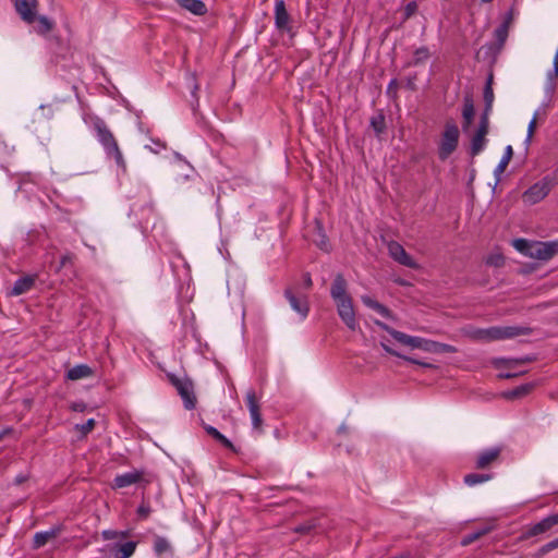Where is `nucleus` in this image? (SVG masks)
Segmentation results:
<instances>
[{"instance_id":"2f4dec72","label":"nucleus","mask_w":558,"mask_h":558,"mask_svg":"<svg viewBox=\"0 0 558 558\" xmlns=\"http://www.w3.org/2000/svg\"><path fill=\"white\" fill-rule=\"evenodd\" d=\"M381 347L384 348V350L393 355V356H397L399 359H402L409 363H412V364H416V365H420V366H423V367H426V368H436V366L432 363H426V362H422V361H418L412 356H408V355H404V354H401L400 352L391 349L389 345L385 344V343H381Z\"/></svg>"},{"instance_id":"f704fd0d","label":"nucleus","mask_w":558,"mask_h":558,"mask_svg":"<svg viewBox=\"0 0 558 558\" xmlns=\"http://www.w3.org/2000/svg\"><path fill=\"white\" fill-rule=\"evenodd\" d=\"M371 126L378 136L385 132L386 119L381 111L371 118Z\"/></svg>"},{"instance_id":"de8ad7c7","label":"nucleus","mask_w":558,"mask_h":558,"mask_svg":"<svg viewBox=\"0 0 558 558\" xmlns=\"http://www.w3.org/2000/svg\"><path fill=\"white\" fill-rule=\"evenodd\" d=\"M151 512L150 506L143 500L140 507L137 508V514L142 519H147Z\"/></svg>"},{"instance_id":"f257e3e1","label":"nucleus","mask_w":558,"mask_h":558,"mask_svg":"<svg viewBox=\"0 0 558 558\" xmlns=\"http://www.w3.org/2000/svg\"><path fill=\"white\" fill-rule=\"evenodd\" d=\"M330 296L333 300L337 313L342 323L352 331L356 330V320L353 299L348 293V282L342 274H337L330 288Z\"/></svg>"},{"instance_id":"f8f14e48","label":"nucleus","mask_w":558,"mask_h":558,"mask_svg":"<svg viewBox=\"0 0 558 558\" xmlns=\"http://www.w3.org/2000/svg\"><path fill=\"white\" fill-rule=\"evenodd\" d=\"M137 542L114 543L107 545L105 551L107 558H130L135 553Z\"/></svg>"},{"instance_id":"79ce46f5","label":"nucleus","mask_w":558,"mask_h":558,"mask_svg":"<svg viewBox=\"0 0 558 558\" xmlns=\"http://www.w3.org/2000/svg\"><path fill=\"white\" fill-rule=\"evenodd\" d=\"M315 526L316 524L314 523V521H308L295 526L294 532L300 534H308L315 529Z\"/></svg>"},{"instance_id":"5701e85b","label":"nucleus","mask_w":558,"mask_h":558,"mask_svg":"<svg viewBox=\"0 0 558 558\" xmlns=\"http://www.w3.org/2000/svg\"><path fill=\"white\" fill-rule=\"evenodd\" d=\"M493 80H494L493 73H489L486 84H485V87H484L483 97H484L485 108H484L481 117L489 118V113L493 108V102H494Z\"/></svg>"},{"instance_id":"864d4df0","label":"nucleus","mask_w":558,"mask_h":558,"mask_svg":"<svg viewBox=\"0 0 558 558\" xmlns=\"http://www.w3.org/2000/svg\"><path fill=\"white\" fill-rule=\"evenodd\" d=\"M75 259V255L73 253H65L60 259V268L65 267L66 265H73Z\"/></svg>"},{"instance_id":"bf43d9fd","label":"nucleus","mask_w":558,"mask_h":558,"mask_svg":"<svg viewBox=\"0 0 558 558\" xmlns=\"http://www.w3.org/2000/svg\"><path fill=\"white\" fill-rule=\"evenodd\" d=\"M192 80H193V82H194V83H193L192 95H193V97L197 100V95H196V93H197V90L199 89V86H198V84L195 82V76H194V75H192Z\"/></svg>"},{"instance_id":"a878e982","label":"nucleus","mask_w":558,"mask_h":558,"mask_svg":"<svg viewBox=\"0 0 558 558\" xmlns=\"http://www.w3.org/2000/svg\"><path fill=\"white\" fill-rule=\"evenodd\" d=\"M534 387H535V385L532 383L523 384V385L518 386L511 390H507V391L502 392V397L507 400L521 399V398L527 396L529 393H531L532 390L534 389Z\"/></svg>"},{"instance_id":"393cba45","label":"nucleus","mask_w":558,"mask_h":558,"mask_svg":"<svg viewBox=\"0 0 558 558\" xmlns=\"http://www.w3.org/2000/svg\"><path fill=\"white\" fill-rule=\"evenodd\" d=\"M424 351L430 353H456L458 349L451 344L425 339Z\"/></svg>"},{"instance_id":"5fc2aeb1","label":"nucleus","mask_w":558,"mask_h":558,"mask_svg":"<svg viewBox=\"0 0 558 558\" xmlns=\"http://www.w3.org/2000/svg\"><path fill=\"white\" fill-rule=\"evenodd\" d=\"M101 536L105 541H111L119 537V531L106 530L101 533Z\"/></svg>"},{"instance_id":"c85d7f7f","label":"nucleus","mask_w":558,"mask_h":558,"mask_svg":"<svg viewBox=\"0 0 558 558\" xmlns=\"http://www.w3.org/2000/svg\"><path fill=\"white\" fill-rule=\"evenodd\" d=\"M93 374H94V371L88 365L80 364V365H76L68 371L66 378L69 380H78L82 378L89 377Z\"/></svg>"},{"instance_id":"2eb2a0df","label":"nucleus","mask_w":558,"mask_h":558,"mask_svg":"<svg viewBox=\"0 0 558 558\" xmlns=\"http://www.w3.org/2000/svg\"><path fill=\"white\" fill-rule=\"evenodd\" d=\"M284 296L289 301L291 307L299 313L302 317H306L310 312V304L305 295L298 296L293 293L292 289L284 290Z\"/></svg>"},{"instance_id":"aec40b11","label":"nucleus","mask_w":558,"mask_h":558,"mask_svg":"<svg viewBox=\"0 0 558 558\" xmlns=\"http://www.w3.org/2000/svg\"><path fill=\"white\" fill-rule=\"evenodd\" d=\"M144 472L143 471H133L129 473H124L121 475H117L112 483V488H123L128 487L132 484L138 483L143 480Z\"/></svg>"},{"instance_id":"c9c22d12","label":"nucleus","mask_w":558,"mask_h":558,"mask_svg":"<svg viewBox=\"0 0 558 558\" xmlns=\"http://www.w3.org/2000/svg\"><path fill=\"white\" fill-rule=\"evenodd\" d=\"M492 474L470 473L464 476L463 481L468 486H474L487 482L492 480Z\"/></svg>"},{"instance_id":"a211bd4d","label":"nucleus","mask_w":558,"mask_h":558,"mask_svg":"<svg viewBox=\"0 0 558 558\" xmlns=\"http://www.w3.org/2000/svg\"><path fill=\"white\" fill-rule=\"evenodd\" d=\"M275 24L279 31L290 29V14L286 9L283 0H277L275 5Z\"/></svg>"},{"instance_id":"473e14b6","label":"nucleus","mask_w":558,"mask_h":558,"mask_svg":"<svg viewBox=\"0 0 558 558\" xmlns=\"http://www.w3.org/2000/svg\"><path fill=\"white\" fill-rule=\"evenodd\" d=\"M513 156L512 147L509 145L506 147L505 154L496 167L494 174L496 177V183L500 181V175L505 172L506 168L508 167L509 162L511 161Z\"/></svg>"},{"instance_id":"58836bf2","label":"nucleus","mask_w":558,"mask_h":558,"mask_svg":"<svg viewBox=\"0 0 558 558\" xmlns=\"http://www.w3.org/2000/svg\"><path fill=\"white\" fill-rule=\"evenodd\" d=\"M154 550L158 556H160L166 551H170L171 545L165 537L156 536L154 541Z\"/></svg>"},{"instance_id":"6ab92c4d","label":"nucleus","mask_w":558,"mask_h":558,"mask_svg":"<svg viewBox=\"0 0 558 558\" xmlns=\"http://www.w3.org/2000/svg\"><path fill=\"white\" fill-rule=\"evenodd\" d=\"M502 50L495 44L489 43L482 46L476 52L475 58L478 61H487L489 65H494L497 62L498 56Z\"/></svg>"},{"instance_id":"4468645a","label":"nucleus","mask_w":558,"mask_h":558,"mask_svg":"<svg viewBox=\"0 0 558 558\" xmlns=\"http://www.w3.org/2000/svg\"><path fill=\"white\" fill-rule=\"evenodd\" d=\"M37 0H15L14 7L21 19L26 23H33L36 20Z\"/></svg>"},{"instance_id":"052dcab7","label":"nucleus","mask_w":558,"mask_h":558,"mask_svg":"<svg viewBox=\"0 0 558 558\" xmlns=\"http://www.w3.org/2000/svg\"><path fill=\"white\" fill-rule=\"evenodd\" d=\"M28 480L27 475H19L15 477L14 482L15 484L20 485Z\"/></svg>"},{"instance_id":"3c124183","label":"nucleus","mask_w":558,"mask_h":558,"mask_svg":"<svg viewBox=\"0 0 558 558\" xmlns=\"http://www.w3.org/2000/svg\"><path fill=\"white\" fill-rule=\"evenodd\" d=\"M526 372L525 371H520V372H515L514 369H509L508 372L506 373H500L498 375V378H501V379H511V378H514V377H518V376H521L523 374H525Z\"/></svg>"},{"instance_id":"4be33fe9","label":"nucleus","mask_w":558,"mask_h":558,"mask_svg":"<svg viewBox=\"0 0 558 558\" xmlns=\"http://www.w3.org/2000/svg\"><path fill=\"white\" fill-rule=\"evenodd\" d=\"M475 116V109L473 99L471 96H465L463 99V108H462V129L464 132L469 130L471 126Z\"/></svg>"},{"instance_id":"7c9ffc66","label":"nucleus","mask_w":558,"mask_h":558,"mask_svg":"<svg viewBox=\"0 0 558 558\" xmlns=\"http://www.w3.org/2000/svg\"><path fill=\"white\" fill-rule=\"evenodd\" d=\"M558 77V51L554 58V68L547 73L546 93L551 97L556 90V81Z\"/></svg>"},{"instance_id":"4c0bfd02","label":"nucleus","mask_w":558,"mask_h":558,"mask_svg":"<svg viewBox=\"0 0 558 558\" xmlns=\"http://www.w3.org/2000/svg\"><path fill=\"white\" fill-rule=\"evenodd\" d=\"M494 36L495 41L493 44L502 50L509 36V29L506 26H498L494 32Z\"/></svg>"},{"instance_id":"cd10ccee","label":"nucleus","mask_w":558,"mask_h":558,"mask_svg":"<svg viewBox=\"0 0 558 558\" xmlns=\"http://www.w3.org/2000/svg\"><path fill=\"white\" fill-rule=\"evenodd\" d=\"M178 3L185 10H189L195 15H204L207 13V7L202 0H177Z\"/></svg>"},{"instance_id":"72a5a7b5","label":"nucleus","mask_w":558,"mask_h":558,"mask_svg":"<svg viewBox=\"0 0 558 558\" xmlns=\"http://www.w3.org/2000/svg\"><path fill=\"white\" fill-rule=\"evenodd\" d=\"M205 430L209 436H211L215 440H217L223 447L231 449L232 451L235 450L233 444L227 437H225L217 428H215L213 426H206Z\"/></svg>"},{"instance_id":"20e7f679","label":"nucleus","mask_w":558,"mask_h":558,"mask_svg":"<svg viewBox=\"0 0 558 558\" xmlns=\"http://www.w3.org/2000/svg\"><path fill=\"white\" fill-rule=\"evenodd\" d=\"M460 131L457 123L450 119L447 120L438 144V158L442 161L448 159L450 155L458 148Z\"/></svg>"},{"instance_id":"c03bdc74","label":"nucleus","mask_w":558,"mask_h":558,"mask_svg":"<svg viewBox=\"0 0 558 558\" xmlns=\"http://www.w3.org/2000/svg\"><path fill=\"white\" fill-rule=\"evenodd\" d=\"M96 425V422L94 418H89L86 423L82 425H76V429H78L83 436H86L88 433H90Z\"/></svg>"},{"instance_id":"6e6d98bb","label":"nucleus","mask_w":558,"mask_h":558,"mask_svg":"<svg viewBox=\"0 0 558 558\" xmlns=\"http://www.w3.org/2000/svg\"><path fill=\"white\" fill-rule=\"evenodd\" d=\"M71 409L76 412H83L86 409V404L84 402H74Z\"/></svg>"},{"instance_id":"09e8293b","label":"nucleus","mask_w":558,"mask_h":558,"mask_svg":"<svg viewBox=\"0 0 558 558\" xmlns=\"http://www.w3.org/2000/svg\"><path fill=\"white\" fill-rule=\"evenodd\" d=\"M38 23L40 33H48L52 29V23L46 16H40Z\"/></svg>"},{"instance_id":"6e6552de","label":"nucleus","mask_w":558,"mask_h":558,"mask_svg":"<svg viewBox=\"0 0 558 558\" xmlns=\"http://www.w3.org/2000/svg\"><path fill=\"white\" fill-rule=\"evenodd\" d=\"M374 323L380 329H383L386 332H388L399 343H401L403 345H407V347H410L412 349H421V350L424 351V343H425V339L424 338L409 336V335H407L404 332H401V331H398V330L391 328L390 326H388L387 324H385V323H383L380 320H375Z\"/></svg>"},{"instance_id":"7ed1b4c3","label":"nucleus","mask_w":558,"mask_h":558,"mask_svg":"<svg viewBox=\"0 0 558 558\" xmlns=\"http://www.w3.org/2000/svg\"><path fill=\"white\" fill-rule=\"evenodd\" d=\"M94 129L97 133V137L101 145L104 146L107 155L109 157H113L117 165L125 171L126 165L124 161V158L122 156V153L118 146V143L111 133V131L108 129L107 124L104 120L97 118L94 121Z\"/></svg>"},{"instance_id":"a19ab883","label":"nucleus","mask_w":558,"mask_h":558,"mask_svg":"<svg viewBox=\"0 0 558 558\" xmlns=\"http://www.w3.org/2000/svg\"><path fill=\"white\" fill-rule=\"evenodd\" d=\"M513 246L520 252L529 256V252L532 251L533 244H531L525 239H515L513 241Z\"/></svg>"},{"instance_id":"9b49d317","label":"nucleus","mask_w":558,"mask_h":558,"mask_svg":"<svg viewBox=\"0 0 558 558\" xmlns=\"http://www.w3.org/2000/svg\"><path fill=\"white\" fill-rule=\"evenodd\" d=\"M246 405L248 408L253 428L258 433L263 432V418L260 413V404L257 399L256 392L254 389H250L246 392Z\"/></svg>"},{"instance_id":"423d86ee","label":"nucleus","mask_w":558,"mask_h":558,"mask_svg":"<svg viewBox=\"0 0 558 558\" xmlns=\"http://www.w3.org/2000/svg\"><path fill=\"white\" fill-rule=\"evenodd\" d=\"M556 184L557 180L555 175H545L522 194V199L529 205L537 204L549 194Z\"/></svg>"},{"instance_id":"9d476101","label":"nucleus","mask_w":558,"mask_h":558,"mask_svg":"<svg viewBox=\"0 0 558 558\" xmlns=\"http://www.w3.org/2000/svg\"><path fill=\"white\" fill-rule=\"evenodd\" d=\"M558 525V512L550 514L539 522L531 525L524 533V537H533L545 533L557 532L556 526Z\"/></svg>"},{"instance_id":"37998d69","label":"nucleus","mask_w":558,"mask_h":558,"mask_svg":"<svg viewBox=\"0 0 558 558\" xmlns=\"http://www.w3.org/2000/svg\"><path fill=\"white\" fill-rule=\"evenodd\" d=\"M556 544L554 541H550L548 542L547 544L543 545L542 547L538 548V550L536 551L535 554V557L536 558H542L543 556H545L546 554H548L549 551L556 549Z\"/></svg>"},{"instance_id":"1a4fd4ad","label":"nucleus","mask_w":558,"mask_h":558,"mask_svg":"<svg viewBox=\"0 0 558 558\" xmlns=\"http://www.w3.org/2000/svg\"><path fill=\"white\" fill-rule=\"evenodd\" d=\"M389 256L402 266L411 269H417L420 266L414 258L407 253L404 247L397 241H390L388 243Z\"/></svg>"},{"instance_id":"f3484780","label":"nucleus","mask_w":558,"mask_h":558,"mask_svg":"<svg viewBox=\"0 0 558 558\" xmlns=\"http://www.w3.org/2000/svg\"><path fill=\"white\" fill-rule=\"evenodd\" d=\"M62 531H63L62 525H56L48 531L37 532L33 538V548L39 549L40 547L45 546L51 539L57 538L61 534Z\"/></svg>"},{"instance_id":"ddd939ff","label":"nucleus","mask_w":558,"mask_h":558,"mask_svg":"<svg viewBox=\"0 0 558 558\" xmlns=\"http://www.w3.org/2000/svg\"><path fill=\"white\" fill-rule=\"evenodd\" d=\"M502 452V447H494L480 452L475 459V468L477 470H486L489 469L494 463H496Z\"/></svg>"},{"instance_id":"ea45409f","label":"nucleus","mask_w":558,"mask_h":558,"mask_svg":"<svg viewBox=\"0 0 558 558\" xmlns=\"http://www.w3.org/2000/svg\"><path fill=\"white\" fill-rule=\"evenodd\" d=\"M430 57L429 50L427 47L417 48L414 51L413 60L411 62L412 65H418L425 62Z\"/></svg>"},{"instance_id":"e2e57ef3","label":"nucleus","mask_w":558,"mask_h":558,"mask_svg":"<svg viewBox=\"0 0 558 558\" xmlns=\"http://www.w3.org/2000/svg\"><path fill=\"white\" fill-rule=\"evenodd\" d=\"M128 536H129V532L128 531H120L118 538H126Z\"/></svg>"},{"instance_id":"680f3d73","label":"nucleus","mask_w":558,"mask_h":558,"mask_svg":"<svg viewBox=\"0 0 558 558\" xmlns=\"http://www.w3.org/2000/svg\"><path fill=\"white\" fill-rule=\"evenodd\" d=\"M397 86H398L397 81H396V80H392V81L389 83V85H388V89H387V92H388V93H390L392 89H393V90H396V89H397Z\"/></svg>"},{"instance_id":"4d7b16f0","label":"nucleus","mask_w":558,"mask_h":558,"mask_svg":"<svg viewBox=\"0 0 558 558\" xmlns=\"http://www.w3.org/2000/svg\"><path fill=\"white\" fill-rule=\"evenodd\" d=\"M548 244V247L551 252V257L555 256L556 254H558V241H550V242H547Z\"/></svg>"},{"instance_id":"0eeeda50","label":"nucleus","mask_w":558,"mask_h":558,"mask_svg":"<svg viewBox=\"0 0 558 558\" xmlns=\"http://www.w3.org/2000/svg\"><path fill=\"white\" fill-rule=\"evenodd\" d=\"M489 132V118L481 117L478 126L474 134L471 136V145L469 154L471 157L477 156L486 146L487 134Z\"/></svg>"},{"instance_id":"e433bc0d","label":"nucleus","mask_w":558,"mask_h":558,"mask_svg":"<svg viewBox=\"0 0 558 558\" xmlns=\"http://www.w3.org/2000/svg\"><path fill=\"white\" fill-rule=\"evenodd\" d=\"M490 531H492V527L488 526V527H484V529L477 530L475 532H472L470 534H466L465 536H463L461 544L463 546H468V545L474 543L475 541L480 539L482 536L488 534Z\"/></svg>"},{"instance_id":"0e129e2a","label":"nucleus","mask_w":558,"mask_h":558,"mask_svg":"<svg viewBox=\"0 0 558 558\" xmlns=\"http://www.w3.org/2000/svg\"><path fill=\"white\" fill-rule=\"evenodd\" d=\"M553 541L555 542L556 547L558 548V537H557V538H555V539H553Z\"/></svg>"},{"instance_id":"f03ea898","label":"nucleus","mask_w":558,"mask_h":558,"mask_svg":"<svg viewBox=\"0 0 558 558\" xmlns=\"http://www.w3.org/2000/svg\"><path fill=\"white\" fill-rule=\"evenodd\" d=\"M532 331L533 329L527 326H494L486 329H473L468 335L473 340L489 342L529 336Z\"/></svg>"},{"instance_id":"c756f323","label":"nucleus","mask_w":558,"mask_h":558,"mask_svg":"<svg viewBox=\"0 0 558 558\" xmlns=\"http://www.w3.org/2000/svg\"><path fill=\"white\" fill-rule=\"evenodd\" d=\"M362 302H363V304L365 306L376 311L381 316H384L386 318H391L392 317V313H391V311L387 306H385L384 304L377 302L376 300L372 299L371 296L363 295L362 296Z\"/></svg>"},{"instance_id":"69168bd1","label":"nucleus","mask_w":558,"mask_h":558,"mask_svg":"<svg viewBox=\"0 0 558 558\" xmlns=\"http://www.w3.org/2000/svg\"><path fill=\"white\" fill-rule=\"evenodd\" d=\"M493 0H482V2H485V3H488V2H492Z\"/></svg>"},{"instance_id":"603ef678","label":"nucleus","mask_w":558,"mask_h":558,"mask_svg":"<svg viewBox=\"0 0 558 558\" xmlns=\"http://www.w3.org/2000/svg\"><path fill=\"white\" fill-rule=\"evenodd\" d=\"M514 20V12L513 9H510V11L505 15L502 23L499 26H506L507 29H510L512 23Z\"/></svg>"},{"instance_id":"13d9d810","label":"nucleus","mask_w":558,"mask_h":558,"mask_svg":"<svg viewBox=\"0 0 558 558\" xmlns=\"http://www.w3.org/2000/svg\"><path fill=\"white\" fill-rule=\"evenodd\" d=\"M304 286L306 289H311L312 286H313V281H312V278H311V275L308 272H306L304 276Z\"/></svg>"},{"instance_id":"dca6fc26","label":"nucleus","mask_w":558,"mask_h":558,"mask_svg":"<svg viewBox=\"0 0 558 558\" xmlns=\"http://www.w3.org/2000/svg\"><path fill=\"white\" fill-rule=\"evenodd\" d=\"M37 278H38L37 274L26 275V276L19 278L14 282V284H13L12 289L9 291L8 295L9 296H19V295H22V294L28 292L29 290H32L34 288Z\"/></svg>"},{"instance_id":"39448f33","label":"nucleus","mask_w":558,"mask_h":558,"mask_svg":"<svg viewBox=\"0 0 558 558\" xmlns=\"http://www.w3.org/2000/svg\"><path fill=\"white\" fill-rule=\"evenodd\" d=\"M167 378L182 398L184 408L186 410H194L197 404V398L192 379L189 377L180 378L172 373H168Z\"/></svg>"},{"instance_id":"49530a36","label":"nucleus","mask_w":558,"mask_h":558,"mask_svg":"<svg viewBox=\"0 0 558 558\" xmlns=\"http://www.w3.org/2000/svg\"><path fill=\"white\" fill-rule=\"evenodd\" d=\"M486 264L487 265H490V266H494V267H501L504 266L505 264V258L502 255L500 254H496V255H490L487 259H486Z\"/></svg>"},{"instance_id":"a18cd8bd","label":"nucleus","mask_w":558,"mask_h":558,"mask_svg":"<svg viewBox=\"0 0 558 558\" xmlns=\"http://www.w3.org/2000/svg\"><path fill=\"white\" fill-rule=\"evenodd\" d=\"M417 3L416 1H410L404 8V17L403 21L409 20L417 12Z\"/></svg>"},{"instance_id":"8fccbe9b","label":"nucleus","mask_w":558,"mask_h":558,"mask_svg":"<svg viewBox=\"0 0 558 558\" xmlns=\"http://www.w3.org/2000/svg\"><path fill=\"white\" fill-rule=\"evenodd\" d=\"M537 118H538V112H536L534 114L532 121L529 124V128H527V138H526L527 142H530L531 138L534 135V132H535V129H536V124H537Z\"/></svg>"},{"instance_id":"b1692460","label":"nucleus","mask_w":558,"mask_h":558,"mask_svg":"<svg viewBox=\"0 0 558 558\" xmlns=\"http://www.w3.org/2000/svg\"><path fill=\"white\" fill-rule=\"evenodd\" d=\"M535 361L533 356H524L519 359H498L494 362L497 368L515 369L518 366L529 364Z\"/></svg>"},{"instance_id":"338daca9","label":"nucleus","mask_w":558,"mask_h":558,"mask_svg":"<svg viewBox=\"0 0 558 558\" xmlns=\"http://www.w3.org/2000/svg\"><path fill=\"white\" fill-rule=\"evenodd\" d=\"M2 438V434H0V439Z\"/></svg>"},{"instance_id":"412c9836","label":"nucleus","mask_w":558,"mask_h":558,"mask_svg":"<svg viewBox=\"0 0 558 558\" xmlns=\"http://www.w3.org/2000/svg\"><path fill=\"white\" fill-rule=\"evenodd\" d=\"M311 239L320 250L325 252H328L330 250L329 241L324 231L323 223L317 219L314 222Z\"/></svg>"},{"instance_id":"bb28decb","label":"nucleus","mask_w":558,"mask_h":558,"mask_svg":"<svg viewBox=\"0 0 558 558\" xmlns=\"http://www.w3.org/2000/svg\"><path fill=\"white\" fill-rule=\"evenodd\" d=\"M551 252L548 247L547 242H537L532 246V251L529 252V256L532 258L548 260L551 258Z\"/></svg>"}]
</instances>
